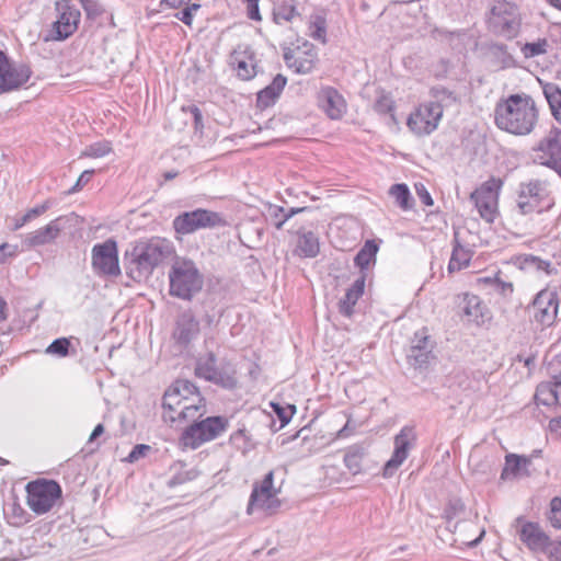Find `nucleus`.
<instances>
[{
	"mask_svg": "<svg viewBox=\"0 0 561 561\" xmlns=\"http://www.w3.org/2000/svg\"><path fill=\"white\" fill-rule=\"evenodd\" d=\"M374 110L380 115H389V119L393 124H397V119L393 113L394 102L389 95L381 94L374 103Z\"/></svg>",
	"mask_w": 561,
	"mask_h": 561,
	"instance_id": "42",
	"label": "nucleus"
},
{
	"mask_svg": "<svg viewBox=\"0 0 561 561\" xmlns=\"http://www.w3.org/2000/svg\"><path fill=\"white\" fill-rule=\"evenodd\" d=\"M296 12L291 4L282 3L274 8V20L276 23L289 22Z\"/></svg>",
	"mask_w": 561,
	"mask_h": 561,
	"instance_id": "45",
	"label": "nucleus"
},
{
	"mask_svg": "<svg viewBox=\"0 0 561 561\" xmlns=\"http://www.w3.org/2000/svg\"><path fill=\"white\" fill-rule=\"evenodd\" d=\"M462 312L468 322L483 324L489 318V310L476 295L466 294L462 299Z\"/></svg>",
	"mask_w": 561,
	"mask_h": 561,
	"instance_id": "26",
	"label": "nucleus"
},
{
	"mask_svg": "<svg viewBox=\"0 0 561 561\" xmlns=\"http://www.w3.org/2000/svg\"><path fill=\"white\" fill-rule=\"evenodd\" d=\"M471 260V252L458 241V233L454 236V249L448 263V272L453 273L468 266Z\"/></svg>",
	"mask_w": 561,
	"mask_h": 561,
	"instance_id": "33",
	"label": "nucleus"
},
{
	"mask_svg": "<svg viewBox=\"0 0 561 561\" xmlns=\"http://www.w3.org/2000/svg\"><path fill=\"white\" fill-rule=\"evenodd\" d=\"M104 433V426L103 424H98L94 430L92 431L91 435H90V438H89V442H93L94 439H96L99 436H101L102 434Z\"/></svg>",
	"mask_w": 561,
	"mask_h": 561,
	"instance_id": "63",
	"label": "nucleus"
},
{
	"mask_svg": "<svg viewBox=\"0 0 561 561\" xmlns=\"http://www.w3.org/2000/svg\"><path fill=\"white\" fill-rule=\"evenodd\" d=\"M287 83V78L278 73L273 81L262 89L256 96L257 107L264 110L275 104Z\"/></svg>",
	"mask_w": 561,
	"mask_h": 561,
	"instance_id": "28",
	"label": "nucleus"
},
{
	"mask_svg": "<svg viewBox=\"0 0 561 561\" xmlns=\"http://www.w3.org/2000/svg\"><path fill=\"white\" fill-rule=\"evenodd\" d=\"M111 150L112 148L110 142L101 141L88 146L81 156L89 158H101L110 153Z\"/></svg>",
	"mask_w": 561,
	"mask_h": 561,
	"instance_id": "44",
	"label": "nucleus"
},
{
	"mask_svg": "<svg viewBox=\"0 0 561 561\" xmlns=\"http://www.w3.org/2000/svg\"><path fill=\"white\" fill-rule=\"evenodd\" d=\"M321 470L324 472V479H329L330 483L335 480V477L337 474V469L335 467L323 466Z\"/></svg>",
	"mask_w": 561,
	"mask_h": 561,
	"instance_id": "59",
	"label": "nucleus"
},
{
	"mask_svg": "<svg viewBox=\"0 0 561 561\" xmlns=\"http://www.w3.org/2000/svg\"><path fill=\"white\" fill-rule=\"evenodd\" d=\"M489 28L507 39L516 37L520 30V15L516 5L506 1L496 2L491 9Z\"/></svg>",
	"mask_w": 561,
	"mask_h": 561,
	"instance_id": "7",
	"label": "nucleus"
},
{
	"mask_svg": "<svg viewBox=\"0 0 561 561\" xmlns=\"http://www.w3.org/2000/svg\"><path fill=\"white\" fill-rule=\"evenodd\" d=\"M294 254L299 257L316 256V237L312 231L301 232L298 234Z\"/></svg>",
	"mask_w": 561,
	"mask_h": 561,
	"instance_id": "37",
	"label": "nucleus"
},
{
	"mask_svg": "<svg viewBox=\"0 0 561 561\" xmlns=\"http://www.w3.org/2000/svg\"><path fill=\"white\" fill-rule=\"evenodd\" d=\"M32 75L27 65H10L0 75V93L19 89L26 83Z\"/></svg>",
	"mask_w": 561,
	"mask_h": 561,
	"instance_id": "22",
	"label": "nucleus"
},
{
	"mask_svg": "<svg viewBox=\"0 0 561 561\" xmlns=\"http://www.w3.org/2000/svg\"><path fill=\"white\" fill-rule=\"evenodd\" d=\"M548 41L546 38L538 39L535 43H526L522 47V51L526 58H533L547 51Z\"/></svg>",
	"mask_w": 561,
	"mask_h": 561,
	"instance_id": "43",
	"label": "nucleus"
},
{
	"mask_svg": "<svg viewBox=\"0 0 561 561\" xmlns=\"http://www.w3.org/2000/svg\"><path fill=\"white\" fill-rule=\"evenodd\" d=\"M519 538L533 551H543L549 543L548 536L534 523L522 526Z\"/></svg>",
	"mask_w": 561,
	"mask_h": 561,
	"instance_id": "27",
	"label": "nucleus"
},
{
	"mask_svg": "<svg viewBox=\"0 0 561 561\" xmlns=\"http://www.w3.org/2000/svg\"><path fill=\"white\" fill-rule=\"evenodd\" d=\"M543 94L548 101L551 113L561 124V90L558 85L548 83L543 87Z\"/></svg>",
	"mask_w": 561,
	"mask_h": 561,
	"instance_id": "38",
	"label": "nucleus"
},
{
	"mask_svg": "<svg viewBox=\"0 0 561 561\" xmlns=\"http://www.w3.org/2000/svg\"><path fill=\"white\" fill-rule=\"evenodd\" d=\"M537 119L538 111L529 95H511L505 102L497 104L495 110L497 127L515 135L529 134Z\"/></svg>",
	"mask_w": 561,
	"mask_h": 561,
	"instance_id": "1",
	"label": "nucleus"
},
{
	"mask_svg": "<svg viewBox=\"0 0 561 561\" xmlns=\"http://www.w3.org/2000/svg\"><path fill=\"white\" fill-rule=\"evenodd\" d=\"M549 428L552 433L561 435V415L559 417L550 420Z\"/></svg>",
	"mask_w": 561,
	"mask_h": 561,
	"instance_id": "61",
	"label": "nucleus"
},
{
	"mask_svg": "<svg viewBox=\"0 0 561 561\" xmlns=\"http://www.w3.org/2000/svg\"><path fill=\"white\" fill-rule=\"evenodd\" d=\"M415 192L420 198V201L426 205L432 206L434 204L433 198L428 191L426 190L425 185L422 183L415 184Z\"/></svg>",
	"mask_w": 561,
	"mask_h": 561,
	"instance_id": "52",
	"label": "nucleus"
},
{
	"mask_svg": "<svg viewBox=\"0 0 561 561\" xmlns=\"http://www.w3.org/2000/svg\"><path fill=\"white\" fill-rule=\"evenodd\" d=\"M355 432V426L351 425V420H347L346 423L336 431L335 437H348Z\"/></svg>",
	"mask_w": 561,
	"mask_h": 561,
	"instance_id": "57",
	"label": "nucleus"
},
{
	"mask_svg": "<svg viewBox=\"0 0 561 561\" xmlns=\"http://www.w3.org/2000/svg\"><path fill=\"white\" fill-rule=\"evenodd\" d=\"M57 20L53 23L49 35L45 41H64L71 36L78 28L80 11L69 0H60L55 4Z\"/></svg>",
	"mask_w": 561,
	"mask_h": 561,
	"instance_id": "14",
	"label": "nucleus"
},
{
	"mask_svg": "<svg viewBox=\"0 0 561 561\" xmlns=\"http://www.w3.org/2000/svg\"><path fill=\"white\" fill-rule=\"evenodd\" d=\"M91 265L94 273L101 277H117L121 275L117 242L107 239L93 245Z\"/></svg>",
	"mask_w": 561,
	"mask_h": 561,
	"instance_id": "10",
	"label": "nucleus"
},
{
	"mask_svg": "<svg viewBox=\"0 0 561 561\" xmlns=\"http://www.w3.org/2000/svg\"><path fill=\"white\" fill-rule=\"evenodd\" d=\"M379 250V245L375 240H367L364 247L358 251L354 259V263L358 266L362 272L368 267L370 263L376 262V255Z\"/></svg>",
	"mask_w": 561,
	"mask_h": 561,
	"instance_id": "36",
	"label": "nucleus"
},
{
	"mask_svg": "<svg viewBox=\"0 0 561 561\" xmlns=\"http://www.w3.org/2000/svg\"><path fill=\"white\" fill-rule=\"evenodd\" d=\"M366 274L362 275L346 290L345 296L339 304L340 312L346 317L352 316L353 308L364 294Z\"/></svg>",
	"mask_w": 561,
	"mask_h": 561,
	"instance_id": "31",
	"label": "nucleus"
},
{
	"mask_svg": "<svg viewBox=\"0 0 561 561\" xmlns=\"http://www.w3.org/2000/svg\"><path fill=\"white\" fill-rule=\"evenodd\" d=\"M195 375L226 389H232L237 385L234 368L230 364L217 367V359L213 352L197 359Z\"/></svg>",
	"mask_w": 561,
	"mask_h": 561,
	"instance_id": "9",
	"label": "nucleus"
},
{
	"mask_svg": "<svg viewBox=\"0 0 561 561\" xmlns=\"http://www.w3.org/2000/svg\"><path fill=\"white\" fill-rule=\"evenodd\" d=\"M547 181L533 179L522 182L517 190L516 207L520 215L541 214L553 206Z\"/></svg>",
	"mask_w": 561,
	"mask_h": 561,
	"instance_id": "4",
	"label": "nucleus"
},
{
	"mask_svg": "<svg viewBox=\"0 0 561 561\" xmlns=\"http://www.w3.org/2000/svg\"><path fill=\"white\" fill-rule=\"evenodd\" d=\"M537 268L545 271L547 274H551L554 270L551 267V263L548 261L537 260Z\"/></svg>",
	"mask_w": 561,
	"mask_h": 561,
	"instance_id": "62",
	"label": "nucleus"
},
{
	"mask_svg": "<svg viewBox=\"0 0 561 561\" xmlns=\"http://www.w3.org/2000/svg\"><path fill=\"white\" fill-rule=\"evenodd\" d=\"M533 151L535 163L550 168L561 176V129L552 128Z\"/></svg>",
	"mask_w": 561,
	"mask_h": 561,
	"instance_id": "12",
	"label": "nucleus"
},
{
	"mask_svg": "<svg viewBox=\"0 0 561 561\" xmlns=\"http://www.w3.org/2000/svg\"><path fill=\"white\" fill-rule=\"evenodd\" d=\"M316 55L309 50H302L300 47L289 49L284 54L286 65L297 73H310L314 66Z\"/></svg>",
	"mask_w": 561,
	"mask_h": 561,
	"instance_id": "25",
	"label": "nucleus"
},
{
	"mask_svg": "<svg viewBox=\"0 0 561 561\" xmlns=\"http://www.w3.org/2000/svg\"><path fill=\"white\" fill-rule=\"evenodd\" d=\"M192 402L190 405H183L178 415V420H192L193 422L196 421V419L201 417L204 413V399L201 396L192 397Z\"/></svg>",
	"mask_w": 561,
	"mask_h": 561,
	"instance_id": "39",
	"label": "nucleus"
},
{
	"mask_svg": "<svg viewBox=\"0 0 561 561\" xmlns=\"http://www.w3.org/2000/svg\"><path fill=\"white\" fill-rule=\"evenodd\" d=\"M70 342L66 337H59L53 341L46 348V353L50 355H57L60 357L67 356L69 353Z\"/></svg>",
	"mask_w": 561,
	"mask_h": 561,
	"instance_id": "46",
	"label": "nucleus"
},
{
	"mask_svg": "<svg viewBox=\"0 0 561 561\" xmlns=\"http://www.w3.org/2000/svg\"><path fill=\"white\" fill-rule=\"evenodd\" d=\"M318 42H321L322 44H327L325 20L320 16H318Z\"/></svg>",
	"mask_w": 561,
	"mask_h": 561,
	"instance_id": "58",
	"label": "nucleus"
},
{
	"mask_svg": "<svg viewBox=\"0 0 561 561\" xmlns=\"http://www.w3.org/2000/svg\"><path fill=\"white\" fill-rule=\"evenodd\" d=\"M306 207H290L288 209H285L280 206L272 205L268 207L267 210V220L271 225H273L277 230H280L284 226V224L295 216L298 213L305 211Z\"/></svg>",
	"mask_w": 561,
	"mask_h": 561,
	"instance_id": "34",
	"label": "nucleus"
},
{
	"mask_svg": "<svg viewBox=\"0 0 561 561\" xmlns=\"http://www.w3.org/2000/svg\"><path fill=\"white\" fill-rule=\"evenodd\" d=\"M187 110L190 111V113L193 116L195 129L196 130L202 129L203 128V115H202L201 110L195 105L188 106Z\"/></svg>",
	"mask_w": 561,
	"mask_h": 561,
	"instance_id": "54",
	"label": "nucleus"
},
{
	"mask_svg": "<svg viewBox=\"0 0 561 561\" xmlns=\"http://www.w3.org/2000/svg\"><path fill=\"white\" fill-rule=\"evenodd\" d=\"M434 343L431 340L427 330L423 328L416 331L411 340V346L408 354L409 363L414 367H422L430 363L433 357Z\"/></svg>",
	"mask_w": 561,
	"mask_h": 561,
	"instance_id": "19",
	"label": "nucleus"
},
{
	"mask_svg": "<svg viewBox=\"0 0 561 561\" xmlns=\"http://www.w3.org/2000/svg\"><path fill=\"white\" fill-rule=\"evenodd\" d=\"M176 19L182 21L185 25L191 26L193 22V13L191 8H185L181 12L175 13Z\"/></svg>",
	"mask_w": 561,
	"mask_h": 561,
	"instance_id": "56",
	"label": "nucleus"
},
{
	"mask_svg": "<svg viewBox=\"0 0 561 561\" xmlns=\"http://www.w3.org/2000/svg\"><path fill=\"white\" fill-rule=\"evenodd\" d=\"M390 195L396 199L397 204L404 210L410 209L411 194L405 184H394L389 191Z\"/></svg>",
	"mask_w": 561,
	"mask_h": 561,
	"instance_id": "41",
	"label": "nucleus"
},
{
	"mask_svg": "<svg viewBox=\"0 0 561 561\" xmlns=\"http://www.w3.org/2000/svg\"><path fill=\"white\" fill-rule=\"evenodd\" d=\"M530 460L524 456L508 454L505 456V466L501 472V480H514L523 476H528V466Z\"/></svg>",
	"mask_w": 561,
	"mask_h": 561,
	"instance_id": "29",
	"label": "nucleus"
},
{
	"mask_svg": "<svg viewBox=\"0 0 561 561\" xmlns=\"http://www.w3.org/2000/svg\"><path fill=\"white\" fill-rule=\"evenodd\" d=\"M272 407L274 409V412L278 415L282 425H285L289 422L291 416V411H287L286 409L282 408L279 404L272 403Z\"/></svg>",
	"mask_w": 561,
	"mask_h": 561,
	"instance_id": "55",
	"label": "nucleus"
},
{
	"mask_svg": "<svg viewBox=\"0 0 561 561\" xmlns=\"http://www.w3.org/2000/svg\"><path fill=\"white\" fill-rule=\"evenodd\" d=\"M535 398L539 404L552 405L558 401L559 390L552 383H541L537 387Z\"/></svg>",
	"mask_w": 561,
	"mask_h": 561,
	"instance_id": "40",
	"label": "nucleus"
},
{
	"mask_svg": "<svg viewBox=\"0 0 561 561\" xmlns=\"http://www.w3.org/2000/svg\"><path fill=\"white\" fill-rule=\"evenodd\" d=\"M228 425L229 422L224 416H208L202 421H195L183 431L180 443L183 447L196 449L204 443L219 437Z\"/></svg>",
	"mask_w": 561,
	"mask_h": 561,
	"instance_id": "6",
	"label": "nucleus"
},
{
	"mask_svg": "<svg viewBox=\"0 0 561 561\" xmlns=\"http://www.w3.org/2000/svg\"><path fill=\"white\" fill-rule=\"evenodd\" d=\"M170 294L191 300L203 286V278L192 261L175 262L169 273Z\"/></svg>",
	"mask_w": 561,
	"mask_h": 561,
	"instance_id": "5",
	"label": "nucleus"
},
{
	"mask_svg": "<svg viewBox=\"0 0 561 561\" xmlns=\"http://www.w3.org/2000/svg\"><path fill=\"white\" fill-rule=\"evenodd\" d=\"M444 517L447 522V528L451 530L455 522L465 520L469 517L477 519V514H472L471 511H467L460 499H453L448 502L444 511Z\"/></svg>",
	"mask_w": 561,
	"mask_h": 561,
	"instance_id": "32",
	"label": "nucleus"
},
{
	"mask_svg": "<svg viewBox=\"0 0 561 561\" xmlns=\"http://www.w3.org/2000/svg\"><path fill=\"white\" fill-rule=\"evenodd\" d=\"M432 91L438 101L420 104L408 117L407 125L416 136L430 135L438 127L443 117V106L439 101L445 96L456 101L454 93L445 88H435Z\"/></svg>",
	"mask_w": 561,
	"mask_h": 561,
	"instance_id": "3",
	"label": "nucleus"
},
{
	"mask_svg": "<svg viewBox=\"0 0 561 561\" xmlns=\"http://www.w3.org/2000/svg\"><path fill=\"white\" fill-rule=\"evenodd\" d=\"M243 436H244V431L238 430L230 436V440L232 442V444H237L239 439L243 438Z\"/></svg>",
	"mask_w": 561,
	"mask_h": 561,
	"instance_id": "64",
	"label": "nucleus"
},
{
	"mask_svg": "<svg viewBox=\"0 0 561 561\" xmlns=\"http://www.w3.org/2000/svg\"><path fill=\"white\" fill-rule=\"evenodd\" d=\"M170 253V243L164 239L153 238L147 242H139L130 252L128 276L135 282L147 279Z\"/></svg>",
	"mask_w": 561,
	"mask_h": 561,
	"instance_id": "2",
	"label": "nucleus"
},
{
	"mask_svg": "<svg viewBox=\"0 0 561 561\" xmlns=\"http://www.w3.org/2000/svg\"><path fill=\"white\" fill-rule=\"evenodd\" d=\"M225 224L220 214L203 208L185 211L173 220L174 230L181 234H190L198 229L214 228Z\"/></svg>",
	"mask_w": 561,
	"mask_h": 561,
	"instance_id": "11",
	"label": "nucleus"
},
{
	"mask_svg": "<svg viewBox=\"0 0 561 561\" xmlns=\"http://www.w3.org/2000/svg\"><path fill=\"white\" fill-rule=\"evenodd\" d=\"M190 1L191 0H161L160 4L161 5L165 4V5L170 7V8L176 9V8H180L182 5L188 4Z\"/></svg>",
	"mask_w": 561,
	"mask_h": 561,
	"instance_id": "60",
	"label": "nucleus"
},
{
	"mask_svg": "<svg viewBox=\"0 0 561 561\" xmlns=\"http://www.w3.org/2000/svg\"><path fill=\"white\" fill-rule=\"evenodd\" d=\"M416 434L413 427L404 426L394 436V449L390 459L383 466V477H392L400 466L407 460L410 450L414 447Z\"/></svg>",
	"mask_w": 561,
	"mask_h": 561,
	"instance_id": "16",
	"label": "nucleus"
},
{
	"mask_svg": "<svg viewBox=\"0 0 561 561\" xmlns=\"http://www.w3.org/2000/svg\"><path fill=\"white\" fill-rule=\"evenodd\" d=\"M94 170H85L81 173L76 184L69 190V193H75L81 190L87 183L90 182Z\"/></svg>",
	"mask_w": 561,
	"mask_h": 561,
	"instance_id": "51",
	"label": "nucleus"
},
{
	"mask_svg": "<svg viewBox=\"0 0 561 561\" xmlns=\"http://www.w3.org/2000/svg\"><path fill=\"white\" fill-rule=\"evenodd\" d=\"M65 217H58L44 227H41L24 239V244L30 248L41 247L54 242L64 229Z\"/></svg>",
	"mask_w": 561,
	"mask_h": 561,
	"instance_id": "20",
	"label": "nucleus"
},
{
	"mask_svg": "<svg viewBox=\"0 0 561 561\" xmlns=\"http://www.w3.org/2000/svg\"><path fill=\"white\" fill-rule=\"evenodd\" d=\"M248 4V16L251 20L260 21L259 0H243Z\"/></svg>",
	"mask_w": 561,
	"mask_h": 561,
	"instance_id": "53",
	"label": "nucleus"
},
{
	"mask_svg": "<svg viewBox=\"0 0 561 561\" xmlns=\"http://www.w3.org/2000/svg\"><path fill=\"white\" fill-rule=\"evenodd\" d=\"M274 472L270 471L261 482H255L249 499L247 513L252 514L254 510L273 512L280 506L277 495L280 488L273 484Z\"/></svg>",
	"mask_w": 561,
	"mask_h": 561,
	"instance_id": "13",
	"label": "nucleus"
},
{
	"mask_svg": "<svg viewBox=\"0 0 561 561\" xmlns=\"http://www.w3.org/2000/svg\"><path fill=\"white\" fill-rule=\"evenodd\" d=\"M366 456L367 450L364 446H350L344 455V463L353 474H357L363 470V462Z\"/></svg>",
	"mask_w": 561,
	"mask_h": 561,
	"instance_id": "35",
	"label": "nucleus"
},
{
	"mask_svg": "<svg viewBox=\"0 0 561 561\" xmlns=\"http://www.w3.org/2000/svg\"><path fill=\"white\" fill-rule=\"evenodd\" d=\"M181 390L185 393L196 392V386L188 380H176L165 392L162 399L163 414L165 422L173 423L178 421V413L182 408Z\"/></svg>",
	"mask_w": 561,
	"mask_h": 561,
	"instance_id": "17",
	"label": "nucleus"
},
{
	"mask_svg": "<svg viewBox=\"0 0 561 561\" xmlns=\"http://www.w3.org/2000/svg\"><path fill=\"white\" fill-rule=\"evenodd\" d=\"M450 531L457 535L455 542H460L469 547L477 546L485 534L484 529H478L476 522L471 517L455 522Z\"/></svg>",
	"mask_w": 561,
	"mask_h": 561,
	"instance_id": "24",
	"label": "nucleus"
},
{
	"mask_svg": "<svg viewBox=\"0 0 561 561\" xmlns=\"http://www.w3.org/2000/svg\"><path fill=\"white\" fill-rule=\"evenodd\" d=\"M50 208V202L49 201H45L43 204L41 205H37L31 209H28L24 216L26 217V219L28 221L39 217L41 215H43L44 213H46L48 209Z\"/></svg>",
	"mask_w": 561,
	"mask_h": 561,
	"instance_id": "49",
	"label": "nucleus"
},
{
	"mask_svg": "<svg viewBox=\"0 0 561 561\" xmlns=\"http://www.w3.org/2000/svg\"><path fill=\"white\" fill-rule=\"evenodd\" d=\"M549 520L554 528H561V497L552 499Z\"/></svg>",
	"mask_w": 561,
	"mask_h": 561,
	"instance_id": "47",
	"label": "nucleus"
},
{
	"mask_svg": "<svg viewBox=\"0 0 561 561\" xmlns=\"http://www.w3.org/2000/svg\"><path fill=\"white\" fill-rule=\"evenodd\" d=\"M199 333V322L191 312L182 313L173 331L174 341L181 346H187Z\"/></svg>",
	"mask_w": 561,
	"mask_h": 561,
	"instance_id": "23",
	"label": "nucleus"
},
{
	"mask_svg": "<svg viewBox=\"0 0 561 561\" xmlns=\"http://www.w3.org/2000/svg\"><path fill=\"white\" fill-rule=\"evenodd\" d=\"M231 65L242 80H250L256 75V65L253 62V54L249 51V48L234 50L231 55Z\"/></svg>",
	"mask_w": 561,
	"mask_h": 561,
	"instance_id": "30",
	"label": "nucleus"
},
{
	"mask_svg": "<svg viewBox=\"0 0 561 561\" xmlns=\"http://www.w3.org/2000/svg\"><path fill=\"white\" fill-rule=\"evenodd\" d=\"M558 296L550 289H543L537 294L533 301V317L541 325H551L558 314Z\"/></svg>",
	"mask_w": 561,
	"mask_h": 561,
	"instance_id": "18",
	"label": "nucleus"
},
{
	"mask_svg": "<svg viewBox=\"0 0 561 561\" xmlns=\"http://www.w3.org/2000/svg\"><path fill=\"white\" fill-rule=\"evenodd\" d=\"M80 3L89 18H96L103 12L101 4L96 0H80Z\"/></svg>",
	"mask_w": 561,
	"mask_h": 561,
	"instance_id": "48",
	"label": "nucleus"
},
{
	"mask_svg": "<svg viewBox=\"0 0 561 561\" xmlns=\"http://www.w3.org/2000/svg\"><path fill=\"white\" fill-rule=\"evenodd\" d=\"M501 186L502 181L492 178L470 195V199L474 203L480 217L486 222H493L497 215V199Z\"/></svg>",
	"mask_w": 561,
	"mask_h": 561,
	"instance_id": "15",
	"label": "nucleus"
},
{
	"mask_svg": "<svg viewBox=\"0 0 561 561\" xmlns=\"http://www.w3.org/2000/svg\"><path fill=\"white\" fill-rule=\"evenodd\" d=\"M150 450V446L145 444L136 445L133 450L129 453L127 460L129 462H135L140 458L145 457L147 453Z\"/></svg>",
	"mask_w": 561,
	"mask_h": 561,
	"instance_id": "50",
	"label": "nucleus"
},
{
	"mask_svg": "<svg viewBox=\"0 0 561 561\" xmlns=\"http://www.w3.org/2000/svg\"><path fill=\"white\" fill-rule=\"evenodd\" d=\"M27 505L36 514L49 512L61 497V488L54 480L39 479L26 485Z\"/></svg>",
	"mask_w": 561,
	"mask_h": 561,
	"instance_id": "8",
	"label": "nucleus"
},
{
	"mask_svg": "<svg viewBox=\"0 0 561 561\" xmlns=\"http://www.w3.org/2000/svg\"><path fill=\"white\" fill-rule=\"evenodd\" d=\"M320 106L331 119H341L346 113V102L342 94L331 87L323 88L318 95Z\"/></svg>",
	"mask_w": 561,
	"mask_h": 561,
	"instance_id": "21",
	"label": "nucleus"
}]
</instances>
